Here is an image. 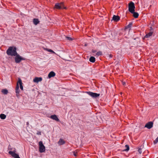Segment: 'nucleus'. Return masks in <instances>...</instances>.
<instances>
[{"label":"nucleus","instance_id":"nucleus-1","mask_svg":"<svg viewBox=\"0 0 158 158\" xmlns=\"http://www.w3.org/2000/svg\"><path fill=\"white\" fill-rule=\"evenodd\" d=\"M15 47H10L6 50V53L8 55L15 56L17 53Z\"/></svg>","mask_w":158,"mask_h":158},{"label":"nucleus","instance_id":"nucleus-2","mask_svg":"<svg viewBox=\"0 0 158 158\" xmlns=\"http://www.w3.org/2000/svg\"><path fill=\"white\" fill-rule=\"evenodd\" d=\"M15 61L17 63H19L21 60H26L25 58L22 57L17 53L16 55H15Z\"/></svg>","mask_w":158,"mask_h":158},{"label":"nucleus","instance_id":"nucleus-3","mask_svg":"<svg viewBox=\"0 0 158 158\" xmlns=\"http://www.w3.org/2000/svg\"><path fill=\"white\" fill-rule=\"evenodd\" d=\"M135 4L132 2H131L128 4V10L129 11L131 12L132 13L135 11Z\"/></svg>","mask_w":158,"mask_h":158},{"label":"nucleus","instance_id":"nucleus-4","mask_svg":"<svg viewBox=\"0 0 158 158\" xmlns=\"http://www.w3.org/2000/svg\"><path fill=\"white\" fill-rule=\"evenodd\" d=\"M39 151L40 152L42 153L44 152L45 150V147L43 145V142L40 141L39 143Z\"/></svg>","mask_w":158,"mask_h":158},{"label":"nucleus","instance_id":"nucleus-5","mask_svg":"<svg viewBox=\"0 0 158 158\" xmlns=\"http://www.w3.org/2000/svg\"><path fill=\"white\" fill-rule=\"evenodd\" d=\"M55 7L57 9H66V8L64 7L63 2L56 3L55 5Z\"/></svg>","mask_w":158,"mask_h":158},{"label":"nucleus","instance_id":"nucleus-6","mask_svg":"<svg viewBox=\"0 0 158 158\" xmlns=\"http://www.w3.org/2000/svg\"><path fill=\"white\" fill-rule=\"evenodd\" d=\"M86 93L93 98H96L100 96V94L92 92L90 91L86 92Z\"/></svg>","mask_w":158,"mask_h":158},{"label":"nucleus","instance_id":"nucleus-7","mask_svg":"<svg viewBox=\"0 0 158 158\" xmlns=\"http://www.w3.org/2000/svg\"><path fill=\"white\" fill-rule=\"evenodd\" d=\"M9 153L14 158H20L19 155L16 153L14 152L10 151L9 152Z\"/></svg>","mask_w":158,"mask_h":158},{"label":"nucleus","instance_id":"nucleus-8","mask_svg":"<svg viewBox=\"0 0 158 158\" xmlns=\"http://www.w3.org/2000/svg\"><path fill=\"white\" fill-rule=\"evenodd\" d=\"M153 123L152 122H149L146 124L145 126V127L150 129L153 127Z\"/></svg>","mask_w":158,"mask_h":158},{"label":"nucleus","instance_id":"nucleus-9","mask_svg":"<svg viewBox=\"0 0 158 158\" xmlns=\"http://www.w3.org/2000/svg\"><path fill=\"white\" fill-rule=\"evenodd\" d=\"M19 92L20 90L19 89V85H18V84H17L15 88V92L16 93V96L18 97L19 96Z\"/></svg>","mask_w":158,"mask_h":158},{"label":"nucleus","instance_id":"nucleus-10","mask_svg":"<svg viewBox=\"0 0 158 158\" xmlns=\"http://www.w3.org/2000/svg\"><path fill=\"white\" fill-rule=\"evenodd\" d=\"M17 84H18V85L19 84L20 85V87L21 90H23V83L22 82V81L21 79L20 78H19L18 80V82L17 83Z\"/></svg>","mask_w":158,"mask_h":158},{"label":"nucleus","instance_id":"nucleus-11","mask_svg":"<svg viewBox=\"0 0 158 158\" xmlns=\"http://www.w3.org/2000/svg\"><path fill=\"white\" fill-rule=\"evenodd\" d=\"M50 118L52 119H53L54 120H55L56 121L59 122L60 121V120L57 117V116L56 115L54 114L51 115Z\"/></svg>","mask_w":158,"mask_h":158},{"label":"nucleus","instance_id":"nucleus-12","mask_svg":"<svg viewBox=\"0 0 158 158\" xmlns=\"http://www.w3.org/2000/svg\"><path fill=\"white\" fill-rule=\"evenodd\" d=\"M42 78L41 77H35L33 79V81L34 82L38 83L39 81H42Z\"/></svg>","mask_w":158,"mask_h":158},{"label":"nucleus","instance_id":"nucleus-13","mask_svg":"<svg viewBox=\"0 0 158 158\" xmlns=\"http://www.w3.org/2000/svg\"><path fill=\"white\" fill-rule=\"evenodd\" d=\"M120 17L118 15H114L113 16L112 19L115 22H118L120 20Z\"/></svg>","mask_w":158,"mask_h":158},{"label":"nucleus","instance_id":"nucleus-14","mask_svg":"<svg viewBox=\"0 0 158 158\" xmlns=\"http://www.w3.org/2000/svg\"><path fill=\"white\" fill-rule=\"evenodd\" d=\"M56 75L55 73L53 71H51L49 73L48 75V77L50 78L52 77H54Z\"/></svg>","mask_w":158,"mask_h":158},{"label":"nucleus","instance_id":"nucleus-15","mask_svg":"<svg viewBox=\"0 0 158 158\" xmlns=\"http://www.w3.org/2000/svg\"><path fill=\"white\" fill-rule=\"evenodd\" d=\"M153 33V32L152 31L149 32L144 37V38H147L149 37L152 35Z\"/></svg>","mask_w":158,"mask_h":158},{"label":"nucleus","instance_id":"nucleus-16","mask_svg":"<svg viewBox=\"0 0 158 158\" xmlns=\"http://www.w3.org/2000/svg\"><path fill=\"white\" fill-rule=\"evenodd\" d=\"M102 52L101 51H98L97 52L96 54H93V55L95 56H100L102 55Z\"/></svg>","mask_w":158,"mask_h":158},{"label":"nucleus","instance_id":"nucleus-17","mask_svg":"<svg viewBox=\"0 0 158 158\" xmlns=\"http://www.w3.org/2000/svg\"><path fill=\"white\" fill-rule=\"evenodd\" d=\"M133 14V16L135 18H137L138 17L139 15L138 13L134 11L133 12L131 13Z\"/></svg>","mask_w":158,"mask_h":158},{"label":"nucleus","instance_id":"nucleus-18","mask_svg":"<svg viewBox=\"0 0 158 158\" xmlns=\"http://www.w3.org/2000/svg\"><path fill=\"white\" fill-rule=\"evenodd\" d=\"M65 143V141L62 139H60L58 142V144L60 145L64 144Z\"/></svg>","mask_w":158,"mask_h":158},{"label":"nucleus","instance_id":"nucleus-19","mask_svg":"<svg viewBox=\"0 0 158 158\" xmlns=\"http://www.w3.org/2000/svg\"><path fill=\"white\" fill-rule=\"evenodd\" d=\"M33 22L35 25H36L39 23L40 21L38 19H34L33 20Z\"/></svg>","mask_w":158,"mask_h":158},{"label":"nucleus","instance_id":"nucleus-20","mask_svg":"<svg viewBox=\"0 0 158 158\" xmlns=\"http://www.w3.org/2000/svg\"><path fill=\"white\" fill-rule=\"evenodd\" d=\"M89 60L91 62L94 63L95 61V58L94 56H91L89 59Z\"/></svg>","mask_w":158,"mask_h":158},{"label":"nucleus","instance_id":"nucleus-21","mask_svg":"<svg viewBox=\"0 0 158 158\" xmlns=\"http://www.w3.org/2000/svg\"><path fill=\"white\" fill-rule=\"evenodd\" d=\"M2 92L4 94H7L8 93V90L6 89H2Z\"/></svg>","mask_w":158,"mask_h":158},{"label":"nucleus","instance_id":"nucleus-22","mask_svg":"<svg viewBox=\"0 0 158 158\" xmlns=\"http://www.w3.org/2000/svg\"><path fill=\"white\" fill-rule=\"evenodd\" d=\"M6 116L4 114H2L0 115V118L1 119H4L6 118Z\"/></svg>","mask_w":158,"mask_h":158},{"label":"nucleus","instance_id":"nucleus-23","mask_svg":"<svg viewBox=\"0 0 158 158\" xmlns=\"http://www.w3.org/2000/svg\"><path fill=\"white\" fill-rule=\"evenodd\" d=\"M132 24V23H130L128 25H127L125 27V29H127L129 28H130L131 27Z\"/></svg>","mask_w":158,"mask_h":158},{"label":"nucleus","instance_id":"nucleus-24","mask_svg":"<svg viewBox=\"0 0 158 158\" xmlns=\"http://www.w3.org/2000/svg\"><path fill=\"white\" fill-rule=\"evenodd\" d=\"M126 149L124 150V151H127L129 150V147L128 145H126L125 146Z\"/></svg>","mask_w":158,"mask_h":158},{"label":"nucleus","instance_id":"nucleus-25","mask_svg":"<svg viewBox=\"0 0 158 158\" xmlns=\"http://www.w3.org/2000/svg\"><path fill=\"white\" fill-rule=\"evenodd\" d=\"M158 142V136L156 139L154 141V144H156Z\"/></svg>","mask_w":158,"mask_h":158},{"label":"nucleus","instance_id":"nucleus-26","mask_svg":"<svg viewBox=\"0 0 158 158\" xmlns=\"http://www.w3.org/2000/svg\"><path fill=\"white\" fill-rule=\"evenodd\" d=\"M66 38L67 40H73V39L70 37L66 36Z\"/></svg>","mask_w":158,"mask_h":158},{"label":"nucleus","instance_id":"nucleus-27","mask_svg":"<svg viewBox=\"0 0 158 158\" xmlns=\"http://www.w3.org/2000/svg\"><path fill=\"white\" fill-rule=\"evenodd\" d=\"M138 152H139L140 153V154H141L142 152V149L141 148H139L138 149Z\"/></svg>","mask_w":158,"mask_h":158},{"label":"nucleus","instance_id":"nucleus-28","mask_svg":"<svg viewBox=\"0 0 158 158\" xmlns=\"http://www.w3.org/2000/svg\"><path fill=\"white\" fill-rule=\"evenodd\" d=\"M48 51L49 52H50L52 53H55V52L52 50L51 49H49L48 50Z\"/></svg>","mask_w":158,"mask_h":158},{"label":"nucleus","instance_id":"nucleus-29","mask_svg":"<svg viewBox=\"0 0 158 158\" xmlns=\"http://www.w3.org/2000/svg\"><path fill=\"white\" fill-rule=\"evenodd\" d=\"M97 51L96 50L93 49L92 50V52L93 53H95L97 52Z\"/></svg>","mask_w":158,"mask_h":158},{"label":"nucleus","instance_id":"nucleus-30","mask_svg":"<svg viewBox=\"0 0 158 158\" xmlns=\"http://www.w3.org/2000/svg\"><path fill=\"white\" fill-rule=\"evenodd\" d=\"M37 134L39 135H41V132L40 131H38L37 133Z\"/></svg>","mask_w":158,"mask_h":158},{"label":"nucleus","instance_id":"nucleus-31","mask_svg":"<svg viewBox=\"0 0 158 158\" xmlns=\"http://www.w3.org/2000/svg\"><path fill=\"white\" fill-rule=\"evenodd\" d=\"M150 30L151 31H152L153 32V29L152 27H150Z\"/></svg>","mask_w":158,"mask_h":158},{"label":"nucleus","instance_id":"nucleus-32","mask_svg":"<svg viewBox=\"0 0 158 158\" xmlns=\"http://www.w3.org/2000/svg\"><path fill=\"white\" fill-rule=\"evenodd\" d=\"M26 125H27V127H28V126L29 125V123L28 122H27L26 123Z\"/></svg>","mask_w":158,"mask_h":158},{"label":"nucleus","instance_id":"nucleus-33","mask_svg":"<svg viewBox=\"0 0 158 158\" xmlns=\"http://www.w3.org/2000/svg\"><path fill=\"white\" fill-rule=\"evenodd\" d=\"M123 85H124L126 84V83L125 82H123Z\"/></svg>","mask_w":158,"mask_h":158},{"label":"nucleus","instance_id":"nucleus-34","mask_svg":"<svg viewBox=\"0 0 158 158\" xmlns=\"http://www.w3.org/2000/svg\"><path fill=\"white\" fill-rule=\"evenodd\" d=\"M74 155L75 156H77V155H76V154L75 153V152H74Z\"/></svg>","mask_w":158,"mask_h":158},{"label":"nucleus","instance_id":"nucleus-35","mask_svg":"<svg viewBox=\"0 0 158 158\" xmlns=\"http://www.w3.org/2000/svg\"><path fill=\"white\" fill-rule=\"evenodd\" d=\"M85 46H87V45H86V44H85Z\"/></svg>","mask_w":158,"mask_h":158}]
</instances>
